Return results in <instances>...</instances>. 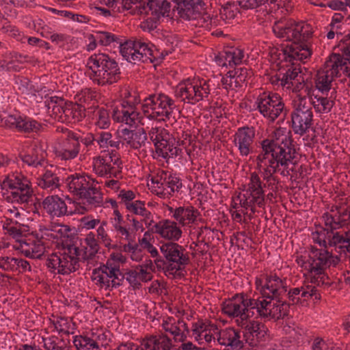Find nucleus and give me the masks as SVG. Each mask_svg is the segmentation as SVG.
Returning a JSON list of instances; mask_svg holds the SVG:
<instances>
[{
	"label": "nucleus",
	"instance_id": "1",
	"mask_svg": "<svg viewBox=\"0 0 350 350\" xmlns=\"http://www.w3.org/2000/svg\"><path fill=\"white\" fill-rule=\"evenodd\" d=\"M273 31L278 38L292 42L282 49L285 61L297 58L305 63V59L311 57L312 50L306 44L312 35L310 25L291 18L281 19L275 22Z\"/></svg>",
	"mask_w": 350,
	"mask_h": 350
},
{
	"label": "nucleus",
	"instance_id": "2",
	"mask_svg": "<svg viewBox=\"0 0 350 350\" xmlns=\"http://www.w3.org/2000/svg\"><path fill=\"white\" fill-rule=\"evenodd\" d=\"M87 66L92 72L91 79L99 85L113 84L121 78L118 63L106 53L92 55L88 59Z\"/></svg>",
	"mask_w": 350,
	"mask_h": 350
},
{
	"label": "nucleus",
	"instance_id": "3",
	"mask_svg": "<svg viewBox=\"0 0 350 350\" xmlns=\"http://www.w3.org/2000/svg\"><path fill=\"white\" fill-rule=\"evenodd\" d=\"M256 103L260 113L271 122L282 113L284 114V118L287 115L282 98L277 93L265 92L258 97Z\"/></svg>",
	"mask_w": 350,
	"mask_h": 350
},
{
	"label": "nucleus",
	"instance_id": "4",
	"mask_svg": "<svg viewBox=\"0 0 350 350\" xmlns=\"http://www.w3.org/2000/svg\"><path fill=\"white\" fill-rule=\"evenodd\" d=\"M46 267L50 269L51 272L60 275H69L75 272L79 269V258L71 256V254L66 252H53L46 259Z\"/></svg>",
	"mask_w": 350,
	"mask_h": 350
},
{
	"label": "nucleus",
	"instance_id": "5",
	"mask_svg": "<svg viewBox=\"0 0 350 350\" xmlns=\"http://www.w3.org/2000/svg\"><path fill=\"white\" fill-rule=\"evenodd\" d=\"M176 3L173 11H177L178 16L185 21L196 20L200 17L205 10L203 0H170Z\"/></svg>",
	"mask_w": 350,
	"mask_h": 350
},
{
	"label": "nucleus",
	"instance_id": "6",
	"mask_svg": "<svg viewBox=\"0 0 350 350\" xmlns=\"http://www.w3.org/2000/svg\"><path fill=\"white\" fill-rule=\"evenodd\" d=\"M291 142H294L291 131L286 133V129H277L269 135V138L261 142L262 152L270 154L275 148H279L280 145H291Z\"/></svg>",
	"mask_w": 350,
	"mask_h": 350
},
{
	"label": "nucleus",
	"instance_id": "7",
	"mask_svg": "<svg viewBox=\"0 0 350 350\" xmlns=\"http://www.w3.org/2000/svg\"><path fill=\"white\" fill-rule=\"evenodd\" d=\"M159 249L167 262L189 264L190 262L189 255L183 253L185 249L176 241L163 243Z\"/></svg>",
	"mask_w": 350,
	"mask_h": 350
},
{
	"label": "nucleus",
	"instance_id": "8",
	"mask_svg": "<svg viewBox=\"0 0 350 350\" xmlns=\"http://www.w3.org/2000/svg\"><path fill=\"white\" fill-rule=\"evenodd\" d=\"M175 96L182 100H187L189 103H196L204 98V95L198 89V84L190 79L180 82L176 88Z\"/></svg>",
	"mask_w": 350,
	"mask_h": 350
},
{
	"label": "nucleus",
	"instance_id": "9",
	"mask_svg": "<svg viewBox=\"0 0 350 350\" xmlns=\"http://www.w3.org/2000/svg\"><path fill=\"white\" fill-rule=\"evenodd\" d=\"M255 137V129L251 126L239 128L234 135V142L241 156H247L251 151V146Z\"/></svg>",
	"mask_w": 350,
	"mask_h": 350
},
{
	"label": "nucleus",
	"instance_id": "10",
	"mask_svg": "<svg viewBox=\"0 0 350 350\" xmlns=\"http://www.w3.org/2000/svg\"><path fill=\"white\" fill-rule=\"evenodd\" d=\"M155 233L168 241H178L183 234V231L175 221L162 219L154 224Z\"/></svg>",
	"mask_w": 350,
	"mask_h": 350
},
{
	"label": "nucleus",
	"instance_id": "11",
	"mask_svg": "<svg viewBox=\"0 0 350 350\" xmlns=\"http://www.w3.org/2000/svg\"><path fill=\"white\" fill-rule=\"evenodd\" d=\"M5 124L10 128H16L18 131L24 133H38L42 128L41 123L27 117L15 118L11 116L5 121Z\"/></svg>",
	"mask_w": 350,
	"mask_h": 350
},
{
	"label": "nucleus",
	"instance_id": "12",
	"mask_svg": "<svg viewBox=\"0 0 350 350\" xmlns=\"http://www.w3.org/2000/svg\"><path fill=\"white\" fill-rule=\"evenodd\" d=\"M313 113L293 110L291 113V127L300 136L306 133L312 125Z\"/></svg>",
	"mask_w": 350,
	"mask_h": 350
},
{
	"label": "nucleus",
	"instance_id": "13",
	"mask_svg": "<svg viewBox=\"0 0 350 350\" xmlns=\"http://www.w3.org/2000/svg\"><path fill=\"white\" fill-rule=\"evenodd\" d=\"M329 251L324 248L321 253H319L316 257H310L307 260L300 259L302 262V267L307 269L309 273L314 275H321L328 268L327 258ZM302 258V256L301 257Z\"/></svg>",
	"mask_w": 350,
	"mask_h": 350
},
{
	"label": "nucleus",
	"instance_id": "14",
	"mask_svg": "<svg viewBox=\"0 0 350 350\" xmlns=\"http://www.w3.org/2000/svg\"><path fill=\"white\" fill-rule=\"evenodd\" d=\"M43 208L51 217L68 215V206L65 201L57 195L49 196L42 202Z\"/></svg>",
	"mask_w": 350,
	"mask_h": 350
},
{
	"label": "nucleus",
	"instance_id": "15",
	"mask_svg": "<svg viewBox=\"0 0 350 350\" xmlns=\"http://www.w3.org/2000/svg\"><path fill=\"white\" fill-rule=\"evenodd\" d=\"M141 343L144 350H171L176 349V345L172 343V340L164 334L147 336L142 340Z\"/></svg>",
	"mask_w": 350,
	"mask_h": 350
},
{
	"label": "nucleus",
	"instance_id": "16",
	"mask_svg": "<svg viewBox=\"0 0 350 350\" xmlns=\"http://www.w3.org/2000/svg\"><path fill=\"white\" fill-rule=\"evenodd\" d=\"M263 181L257 172L251 173L247 193H249L250 196H254V200L259 207H262L265 204Z\"/></svg>",
	"mask_w": 350,
	"mask_h": 350
},
{
	"label": "nucleus",
	"instance_id": "17",
	"mask_svg": "<svg viewBox=\"0 0 350 350\" xmlns=\"http://www.w3.org/2000/svg\"><path fill=\"white\" fill-rule=\"evenodd\" d=\"M113 151L107 153V156H99L94 158L93 170L100 176H105L114 170V167L111 165L113 162L114 165L122 164L120 158L118 157L116 159H112L111 154Z\"/></svg>",
	"mask_w": 350,
	"mask_h": 350
},
{
	"label": "nucleus",
	"instance_id": "18",
	"mask_svg": "<svg viewBox=\"0 0 350 350\" xmlns=\"http://www.w3.org/2000/svg\"><path fill=\"white\" fill-rule=\"evenodd\" d=\"M154 103L156 105H154L152 108L154 119L157 118L159 116H165L170 119L172 112V110L174 107V101L168 96L164 94H159L156 96Z\"/></svg>",
	"mask_w": 350,
	"mask_h": 350
},
{
	"label": "nucleus",
	"instance_id": "19",
	"mask_svg": "<svg viewBox=\"0 0 350 350\" xmlns=\"http://www.w3.org/2000/svg\"><path fill=\"white\" fill-rule=\"evenodd\" d=\"M65 120L69 122H77L88 116L87 108L81 104L67 101L63 110Z\"/></svg>",
	"mask_w": 350,
	"mask_h": 350
},
{
	"label": "nucleus",
	"instance_id": "20",
	"mask_svg": "<svg viewBox=\"0 0 350 350\" xmlns=\"http://www.w3.org/2000/svg\"><path fill=\"white\" fill-rule=\"evenodd\" d=\"M262 277L265 279L264 288H267V293L270 297L267 299L271 300L279 299L282 296V292L280 291V284L282 282V279L273 272H271L269 274H263Z\"/></svg>",
	"mask_w": 350,
	"mask_h": 350
},
{
	"label": "nucleus",
	"instance_id": "21",
	"mask_svg": "<svg viewBox=\"0 0 350 350\" xmlns=\"http://www.w3.org/2000/svg\"><path fill=\"white\" fill-rule=\"evenodd\" d=\"M148 12H151V15L156 18L169 16L171 3L167 0H145Z\"/></svg>",
	"mask_w": 350,
	"mask_h": 350
},
{
	"label": "nucleus",
	"instance_id": "22",
	"mask_svg": "<svg viewBox=\"0 0 350 350\" xmlns=\"http://www.w3.org/2000/svg\"><path fill=\"white\" fill-rule=\"evenodd\" d=\"M88 117L96 118V124L100 129H107L110 126V118L109 111L104 107H99L94 103L92 106L87 107Z\"/></svg>",
	"mask_w": 350,
	"mask_h": 350
},
{
	"label": "nucleus",
	"instance_id": "23",
	"mask_svg": "<svg viewBox=\"0 0 350 350\" xmlns=\"http://www.w3.org/2000/svg\"><path fill=\"white\" fill-rule=\"evenodd\" d=\"M294 142H291V145H280L279 148H275V150L271 152L270 155L278 160L286 159V165L289 166V163H293L295 157L296 150Z\"/></svg>",
	"mask_w": 350,
	"mask_h": 350
},
{
	"label": "nucleus",
	"instance_id": "24",
	"mask_svg": "<svg viewBox=\"0 0 350 350\" xmlns=\"http://www.w3.org/2000/svg\"><path fill=\"white\" fill-rule=\"evenodd\" d=\"M67 181L68 182L69 190L79 196V193L87 189L90 184L84 174L77 173L69 176L67 178Z\"/></svg>",
	"mask_w": 350,
	"mask_h": 350
},
{
	"label": "nucleus",
	"instance_id": "25",
	"mask_svg": "<svg viewBox=\"0 0 350 350\" xmlns=\"http://www.w3.org/2000/svg\"><path fill=\"white\" fill-rule=\"evenodd\" d=\"M122 10L118 8V12H122L124 10H131L130 14L135 15L136 14L142 15L145 14H148V12L146 10V6L145 0H122Z\"/></svg>",
	"mask_w": 350,
	"mask_h": 350
},
{
	"label": "nucleus",
	"instance_id": "26",
	"mask_svg": "<svg viewBox=\"0 0 350 350\" xmlns=\"http://www.w3.org/2000/svg\"><path fill=\"white\" fill-rule=\"evenodd\" d=\"M79 142H76L75 144L70 142L65 141L63 144V147L60 150H57L55 154L64 160L72 159L75 158L79 154Z\"/></svg>",
	"mask_w": 350,
	"mask_h": 350
},
{
	"label": "nucleus",
	"instance_id": "27",
	"mask_svg": "<svg viewBox=\"0 0 350 350\" xmlns=\"http://www.w3.org/2000/svg\"><path fill=\"white\" fill-rule=\"evenodd\" d=\"M333 79L330 78L329 70L320 69L315 76L316 88L322 93L329 92L331 89Z\"/></svg>",
	"mask_w": 350,
	"mask_h": 350
},
{
	"label": "nucleus",
	"instance_id": "28",
	"mask_svg": "<svg viewBox=\"0 0 350 350\" xmlns=\"http://www.w3.org/2000/svg\"><path fill=\"white\" fill-rule=\"evenodd\" d=\"M267 163L269 168H271L273 175L280 173L283 176H288L290 174V171L292 170L289 168L288 165H286V159L283 161L278 160L274 158V157L269 156Z\"/></svg>",
	"mask_w": 350,
	"mask_h": 350
},
{
	"label": "nucleus",
	"instance_id": "29",
	"mask_svg": "<svg viewBox=\"0 0 350 350\" xmlns=\"http://www.w3.org/2000/svg\"><path fill=\"white\" fill-rule=\"evenodd\" d=\"M270 154H265L264 152H260L256 159V169L258 171V174H260L263 180L268 179L269 178L273 176V172H271V168H269L267 160L269 159V156Z\"/></svg>",
	"mask_w": 350,
	"mask_h": 350
},
{
	"label": "nucleus",
	"instance_id": "30",
	"mask_svg": "<svg viewBox=\"0 0 350 350\" xmlns=\"http://www.w3.org/2000/svg\"><path fill=\"white\" fill-rule=\"evenodd\" d=\"M79 198L86 199L87 202L90 205L98 204L103 200L102 193L90 184L87 189L79 193Z\"/></svg>",
	"mask_w": 350,
	"mask_h": 350
},
{
	"label": "nucleus",
	"instance_id": "31",
	"mask_svg": "<svg viewBox=\"0 0 350 350\" xmlns=\"http://www.w3.org/2000/svg\"><path fill=\"white\" fill-rule=\"evenodd\" d=\"M237 299H233V297L223 301L221 304V311L225 314L230 317H241V303H235L234 301Z\"/></svg>",
	"mask_w": 350,
	"mask_h": 350
},
{
	"label": "nucleus",
	"instance_id": "32",
	"mask_svg": "<svg viewBox=\"0 0 350 350\" xmlns=\"http://www.w3.org/2000/svg\"><path fill=\"white\" fill-rule=\"evenodd\" d=\"M271 301L272 300L270 299L263 298L262 300L259 299L256 312L260 317L273 319V312H275V310L271 304Z\"/></svg>",
	"mask_w": 350,
	"mask_h": 350
},
{
	"label": "nucleus",
	"instance_id": "33",
	"mask_svg": "<svg viewBox=\"0 0 350 350\" xmlns=\"http://www.w3.org/2000/svg\"><path fill=\"white\" fill-rule=\"evenodd\" d=\"M276 303L273 304L275 312H273V319L277 321L280 319H284L288 316L291 304L286 301L282 300V296L279 299H275Z\"/></svg>",
	"mask_w": 350,
	"mask_h": 350
},
{
	"label": "nucleus",
	"instance_id": "34",
	"mask_svg": "<svg viewBox=\"0 0 350 350\" xmlns=\"http://www.w3.org/2000/svg\"><path fill=\"white\" fill-rule=\"evenodd\" d=\"M259 326H262V328H265V326L261 323L254 321L250 320L248 323L245 326V332L243 334V337L245 340V342L248 343V345L252 347H256V342L254 341V338L250 337L252 336L255 331L259 329Z\"/></svg>",
	"mask_w": 350,
	"mask_h": 350
},
{
	"label": "nucleus",
	"instance_id": "35",
	"mask_svg": "<svg viewBox=\"0 0 350 350\" xmlns=\"http://www.w3.org/2000/svg\"><path fill=\"white\" fill-rule=\"evenodd\" d=\"M237 4V1H228L223 5L219 12L220 18L224 21L234 19L240 12Z\"/></svg>",
	"mask_w": 350,
	"mask_h": 350
},
{
	"label": "nucleus",
	"instance_id": "36",
	"mask_svg": "<svg viewBox=\"0 0 350 350\" xmlns=\"http://www.w3.org/2000/svg\"><path fill=\"white\" fill-rule=\"evenodd\" d=\"M324 66V69L330 72L334 70H338L339 68L342 69L344 66H346V62L343 60L342 55L332 53L325 61Z\"/></svg>",
	"mask_w": 350,
	"mask_h": 350
},
{
	"label": "nucleus",
	"instance_id": "37",
	"mask_svg": "<svg viewBox=\"0 0 350 350\" xmlns=\"http://www.w3.org/2000/svg\"><path fill=\"white\" fill-rule=\"evenodd\" d=\"M38 185L42 188L58 187L59 178L50 170H46L39 180Z\"/></svg>",
	"mask_w": 350,
	"mask_h": 350
},
{
	"label": "nucleus",
	"instance_id": "38",
	"mask_svg": "<svg viewBox=\"0 0 350 350\" xmlns=\"http://www.w3.org/2000/svg\"><path fill=\"white\" fill-rule=\"evenodd\" d=\"M240 298V303L241 306V310H244L245 312L248 311V308L250 309H256L258 305V301L259 300V297L258 299L249 297L248 295L244 293H237L233 295V299Z\"/></svg>",
	"mask_w": 350,
	"mask_h": 350
},
{
	"label": "nucleus",
	"instance_id": "39",
	"mask_svg": "<svg viewBox=\"0 0 350 350\" xmlns=\"http://www.w3.org/2000/svg\"><path fill=\"white\" fill-rule=\"evenodd\" d=\"M312 239L314 243H318L320 246L327 249L329 242V238L332 235L327 228L321 227L320 230H317L312 232Z\"/></svg>",
	"mask_w": 350,
	"mask_h": 350
},
{
	"label": "nucleus",
	"instance_id": "40",
	"mask_svg": "<svg viewBox=\"0 0 350 350\" xmlns=\"http://www.w3.org/2000/svg\"><path fill=\"white\" fill-rule=\"evenodd\" d=\"M126 209L135 215H139L144 217V219L142 220V221H144L145 223V225L146 226L147 228L151 226L154 223V221L152 219H150V221H147V219L150 218L152 213L150 211H148L146 208V207L139 208V207L135 206L134 204H129L126 205Z\"/></svg>",
	"mask_w": 350,
	"mask_h": 350
},
{
	"label": "nucleus",
	"instance_id": "41",
	"mask_svg": "<svg viewBox=\"0 0 350 350\" xmlns=\"http://www.w3.org/2000/svg\"><path fill=\"white\" fill-rule=\"evenodd\" d=\"M232 53L230 51V47H228L227 49H224L222 51L219 52L215 57V61L219 66H230L233 67L234 64L232 62L231 59Z\"/></svg>",
	"mask_w": 350,
	"mask_h": 350
},
{
	"label": "nucleus",
	"instance_id": "42",
	"mask_svg": "<svg viewBox=\"0 0 350 350\" xmlns=\"http://www.w3.org/2000/svg\"><path fill=\"white\" fill-rule=\"evenodd\" d=\"M147 140V134L144 128L135 130L131 148L138 150L145 146Z\"/></svg>",
	"mask_w": 350,
	"mask_h": 350
},
{
	"label": "nucleus",
	"instance_id": "43",
	"mask_svg": "<svg viewBox=\"0 0 350 350\" xmlns=\"http://www.w3.org/2000/svg\"><path fill=\"white\" fill-rule=\"evenodd\" d=\"M154 146L156 152L163 159H167L169 157L168 151H172V146L164 138H161L160 141L157 139V142H154Z\"/></svg>",
	"mask_w": 350,
	"mask_h": 350
},
{
	"label": "nucleus",
	"instance_id": "44",
	"mask_svg": "<svg viewBox=\"0 0 350 350\" xmlns=\"http://www.w3.org/2000/svg\"><path fill=\"white\" fill-rule=\"evenodd\" d=\"M118 43H120V52L121 55L126 60L131 62V57L135 49V40L126 41L123 44L120 42Z\"/></svg>",
	"mask_w": 350,
	"mask_h": 350
},
{
	"label": "nucleus",
	"instance_id": "45",
	"mask_svg": "<svg viewBox=\"0 0 350 350\" xmlns=\"http://www.w3.org/2000/svg\"><path fill=\"white\" fill-rule=\"evenodd\" d=\"M295 61H299V59H293L291 61H288V63H284V68L286 69H283L284 71L288 72V75H290L292 77V80H295V79L298 77V74L301 73V66L299 64L295 62Z\"/></svg>",
	"mask_w": 350,
	"mask_h": 350
},
{
	"label": "nucleus",
	"instance_id": "46",
	"mask_svg": "<svg viewBox=\"0 0 350 350\" xmlns=\"http://www.w3.org/2000/svg\"><path fill=\"white\" fill-rule=\"evenodd\" d=\"M98 42L102 46L109 45L112 42H119V38L107 31H99L96 36Z\"/></svg>",
	"mask_w": 350,
	"mask_h": 350
},
{
	"label": "nucleus",
	"instance_id": "47",
	"mask_svg": "<svg viewBox=\"0 0 350 350\" xmlns=\"http://www.w3.org/2000/svg\"><path fill=\"white\" fill-rule=\"evenodd\" d=\"M268 0H237L241 8L245 10L257 9L261 6L265 8V2Z\"/></svg>",
	"mask_w": 350,
	"mask_h": 350
},
{
	"label": "nucleus",
	"instance_id": "48",
	"mask_svg": "<svg viewBox=\"0 0 350 350\" xmlns=\"http://www.w3.org/2000/svg\"><path fill=\"white\" fill-rule=\"evenodd\" d=\"M155 98L156 95L151 94L144 99V103L142 105V109L144 116L149 119H154V114L152 113V108L154 105H156L154 103Z\"/></svg>",
	"mask_w": 350,
	"mask_h": 350
},
{
	"label": "nucleus",
	"instance_id": "49",
	"mask_svg": "<svg viewBox=\"0 0 350 350\" xmlns=\"http://www.w3.org/2000/svg\"><path fill=\"white\" fill-rule=\"evenodd\" d=\"M347 240V238H343L342 232H336L332 234L327 243L329 247H334L335 250L338 252L337 248L340 250V247L346 245Z\"/></svg>",
	"mask_w": 350,
	"mask_h": 350
},
{
	"label": "nucleus",
	"instance_id": "50",
	"mask_svg": "<svg viewBox=\"0 0 350 350\" xmlns=\"http://www.w3.org/2000/svg\"><path fill=\"white\" fill-rule=\"evenodd\" d=\"M96 341L88 336H76L74 338L73 344L79 350H86L87 347L92 348V343Z\"/></svg>",
	"mask_w": 350,
	"mask_h": 350
},
{
	"label": "nucleus",
	"instance_id": "51",
	"mask_svg": "<svg viewBox=\"0 0 350 350\" xmlns=\"http://www.w3.org/2000/svg\"><path fill=\"white\" fill-rule=\"evenodd\" d=\"M148 46V45L145 42H142L140 40H135V49L131 57V63L135 64L141 62V59L139 57L142 56V55L144 56V53H146V49Z\"/></svg>",
	"mask_w": 350,
	"mask_h": 350
},
{
	"label": "nucleus",
	"instance_id": "52",
	"mask_svg": "<svg viewBox=\"0 0 350 350\" xmlns=\"http://www.w3.org/2000/svg\"><path fill=\"white\" fill-rule=\"evenodd\" d=\"M200 215V213L198 209L194 208L193 206H184L183 218L184 222L187 221V224H193L197 219L198 216Z\"/></svg>",
	"mask_w": 350,
	"mask_h": 350
},
{
	"label": "nucleus",
	"instance_id": "53",
	"mask_svg": "<svg viewBox=\"0 0 350 350\" xmlns=\"http://www.w3.org/2000/svg\"><path fill=\"white\" fill-rule=\"evenodd\" d=\"M11 196L12 197L14 202L18 204L29 203L31 198V194L29 191L21 193L18 189L11 192Z\"/></svg>",
	"mask_w": 350,
	"mask_h": 350
},
{
	"label": "nucleus",
	"instance_id": "54",
	"mask_svg": "<svg viewBox=\"0 0 350 350\" xmlns=\"http://www.w3.org/2000/svg\"><path fill=\"white\" fill-rule=\"evenodd\" d=\"M288 60L285 61L284 57L283 59H282L281 62L278 64L279 66L278 70L280 72V76L282 75V77H280V84L282 87H284L286 85L289 84L290 83H292V77H291L290 75H288V72H286L283 70L286 69L284 68V63H288Z\"/></svg>",
	"mask_w": 350,
	"mask_h": 350
},
{
	"label": "nucleus",
	"instance_id": "55",
	"mask_svg": "<svg viewBox=\"0 0 350 350\" xmlns=\"http://www.w3.org/2000/svg\"><path fill=\"white\" fill-rule=\"evenodd\" d=\"M159 20V18L157 19L155 16L151 15L150 17H148L146 20L142 22L140 27L144 31L150 32L157 29Z\"/></svg>",
	"mask_w": 350,
	"mask_h": 350
},
{
	"label": "nucleus",
	"instance_id": "56",
	"mask_svg": "<svg viewBox=\"0 0 350 350\" xmlns=\"http://www.w3.org/2000/svg\"><path fill=\"white\" fill-rule=\"evenodd\" d=\"M126 280L129 282L133 289H139L142 284L137 280L139 273L135 270H129L125 273Z\"/></svg>",
	"mask_w": 350,
	"mask_h": 350
},
{
	"label": "nucleus",
	"instance_id": "57",
	"mask_svg": "<svg viewBox=\"0 0 350 350\" xmlns=\"http://www.w3.org/2000/svg\"><path fill=\"white\" fill-rule=\"evenodd\" d=\"M165 181L172 192L175 190L178 191L183 186L181 180L172 174H170L167 178L165 177Z\"/></svg>",
	"mask_w": 350,
	"mask_h": 350
},
{
	"label": "nucleus",
	"instance_id": "58",
	"mask_svg": "<svg viewBox=\"0 0 350 350\" xmlns=\"http://www.w3.org/2000/svg\"><path fill=\"white\" fill-rule=\"evenodd\" d=\"M134 132L135 130H130L127 128L118 129L117 131L119 137L123 141L126 142V143L129 145L131 148L133 143Z\"/></svg>",
	"mask_w": 350,
	"mask_h": 350
},
{
	"label": "nucleus",
	"instance_id": "59",
	"mask_svg": "<svg viewBox=\"0 0 350 350\" xmlns=\"http://www.w3.org/2000/svg\"><path fill=\"white\" fill-rule=\"evenodd\" d=\"M118 197L121 198V203H123L125 206L131 203V201L135 198V193L132 190L122 189Z\"/></svg>",
	"mask_w": 350,
	"mask_h": 350
},
{
	"label": "nucleus",
	"instance_id": "60",
	"mask_svg": "<svg viewBox=\"0 0 350 350\" xmlns=\"http://www.w3.org/2000/svg\"><path fill=\"white\" fill-rule=\"evenodd\" d=\"M85 241L87 245L92 250V252L90 254V257L92 258L98 252L99 249L98 244L97 243V241L95 239L94 234L92 232H90L85 239Z\"/></svg>",
	"mask_w": 350,
	"mask_h": 350
},
{
	"label": "nucleus",
	"instance_id": "61",
	"mask_svg": "<svg viewBox=\"0 0 350 350\" xmlns=\"http://www.w3.org/2000/svg\"><path fill=\"white\" fill-rule=\"evenodd\" d=\"M112 135L109 132L102 131L97 133L94 140H96L101 148L107 147L109 141L111 139Z\"/></svg>",
	"mask_w": 350,
	"mask_h": 350
},
{
	"label": "nucleus",
	"instance_id": "62",
	"mask_svg": "<svg viewBox=\"0 0 350 350\" xmlns=\"http://www.w3.org/2000/svg\"><path fill=\"white\" fill-rule=\"evenodd\" d=\"M326 6L333 10H339L346 14L348 10L345 7V2L340 0H331L327 2Z\"/></svg>",
	"mask_w": 350,
	"mask_h": 350
},
{
	"label": "nucleus",
	"instance_id": "63",
	"mask_svg": "<svg viewBox=\"0 0 350 350\" xmlns=\"http://www.w3.org/2000/svg\"><path fill=\"white\" fill-rule=\"evenodd\" d=\"M264 181L265 183L263 184V187H267L272 192L276 193L278 191V185L280 183V180L277 176H271Z\"/></svg>",
	"mask_w": 350,
	"mask_h": 350
},
{
	"label": "nucleus",
	"instance_id": "64",
	"mask_svg": "<svg viewBox=\"0 0 350 350\" xmlns=\"http://www.w3.org/2000/svg\"><path fill=\"white\" fill-rule=\"evenodd\" d=\"M114 350H144V347L132 342L120 343Z\"/></svg>",
	"mask_w": 350,
	"mask_h": 350
}]
</instances>
